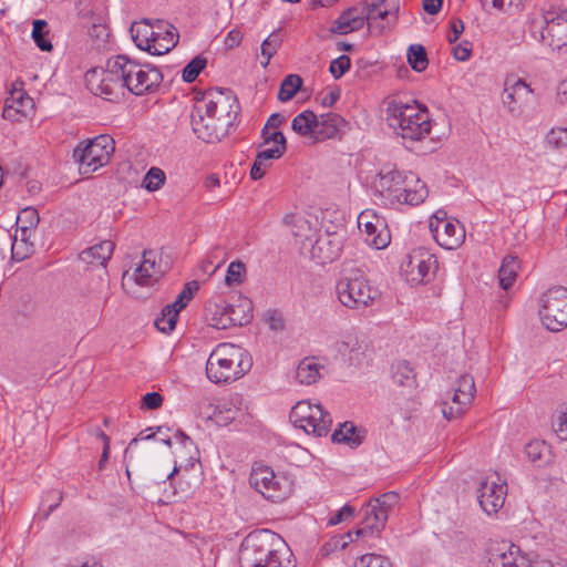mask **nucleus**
I'll return each instance as SVG.
<instances>
[{
	"mask_svg": "<svg viewBox=\"0 0 567 567\" xmlns=\"http://www.w3.org/2000/svg\"><path fill=\"white\" fill-rule=\"evenodd\" d=\"M165 272L162 267V260L156 261V252L154 250H144L143 260L135 269V282L140 286H148L152 280L157 281Z\"/></svg>",
	"mask_w": 567,
	"mask_h": 567,
	"instance_id": "obj_21",
	"label": "nucleus"
},
{
	"mask_svg": "<svg viewBox=\"0 0 567 567\" xmlns=\"http://www.w3.org/2000/svg\"><path fill=\"white\" fill-rule=\"evenodd\" d=\"M252 301L239 296L237 303L227 302L230 327L248 324L252 319Z\"/></svg>",
	"mask_w": 567,
	"mask_h": 567,
	"instance_id": "obj_26",
	"label": "nucleus"
},
{
	"mask_svg": "<svg viewBox=\"0 0 567 567\" xmlns=\"http://www.w3.org/2000/svg\"><path fill=\"white\" fill-rule=\"evenodd\" d=\"M198 289H199V284L196 280L189 281V282L185 284L184 288L178 293L177 298H179V300H182L188 305V302L194 298V295L196 293V291Z\"/></svg>",
	"mask_w": 567,
	"mask_h": 567,
	"instance_id": "obj_60",
	"label": "nucleus"
},
{
	"mask_svg": "<svg viewBox=\"0 0 567 567\" xmlns=\"http://www.w3.org/2000/svg\"><path fill=\"white\" fill-rule=\"evenodd\" d=\"M385 0H365L363 2V11H367V24L369 29L373 27V21L375 20L374 12L379 10Z\"/></svg>",
	"mask_w": 567,
	"mask_h": 567,
	"instance_id": "obj_55",
	"label": "nucleus"
},
{
	"mask_svg": "<svg viewBox=\"0 0 567 567\" xmlns=\"http://www.w3.org/2000/svg\"><path fill=\"white\" fill-rule=\"evenodd\" d=\"M267 322L269 323V327L271 330L280 331L285 328V321L278 311H269L267 315Z\"/></svg>",
	"mask_w": 567,
	"mask_h": 567,
	"instance_id": "obj_62",
	"label": "nucleus"
},
{
	"mask_svg": "<svg viewBox=\"0 0 567 567\" xmlns=\"http://www.w3.org/2000/svg\"><path fill=\"white\" fill-rule=\"evenodd\" d=\"M477 499L482 509L491 515L497 513L504 505L505 489L495 482L482 481L477 489Z\"/></svg>",
	"mask_w": 567,
	"mask_h": 567,
	"instance_id": "obj_20",
	"label": "nucleus"
},
{
	"mask_svg": "<svg viewBox=\"0 0 567 567\" xmlns=\"http://www.w3.org/2000/svg\"><path fill=\"white\" fill-rule=\"evenodd\" d=\"M163 396L158 392H147L142 396L141 409L143 410H157L163 404Z\"/></svg>",
	"mask_w": 567,
	"mask_h": 567,
	"instance_id": "obj_51",
	"label": "nucleus"
},
{
	"mask_svg": "<svg viewBox=\"0 0 567 567\" xmlns=\"http://www.w3.org/2000/svg\"><path fill=\"white\" fill-rule=\"evenodd\" d=\"M509 86L512 87L520 105L523 102H526L528 96L533 93L529 85H527L522 79L515 80L512 84H509Z\"/></svg>",
	"mask_w": 567,
	"mask_h": 567,
	"instance_id": "obj_52",
	"label": "nucleus"
},
{
	"mask_svg": "<svg viewBox=\"0 0 567 567\" xmlns=\"http://www.w3.org/2000/svg\"><path fill=\"white\" fill-rule=\"evenodd\" d=\"M238 110L237 97L229 89H210L194 106L190 115L193 131L206 143L219 142L228 135Z\"/></svg>",
	"mask_w": 567,
	"mask_h": 567,
	"instance_id": "obj_1",
	"label": "nucleus"
},
{
	"mask_svg": "<svg viewBox=\"0 0 567 567\" xmlns=\"http://www.w3.org/2000/svg\"><path fill=\"white\" fill-rule=\"evenodd\" d=\"M2 116L6 120L19 121L20 116H25V110L16 107V105L13 103H11V101H8V97H7L4 101Z\"/></svg>",
	"mask_w": 567,
	"mask_h": 567,
	"instance_id": "obj_59",
	"label": "nucleus"
},
{
	"mask_svg": "<svg viewBox=\"0 0 567 567\" xmlns=\"http://www.w3.org/2000/svg\"><path fill=\"white\" fill-rule=\"evenodd\" d=\"M280 29L272 31L267 39L261 43V55L265 58V61H261V65L266 68L271 58L277 53L278 49L282 44V38L280 37Z\"/></svg>",
	"mask_w": 567,
	"mask_h": 567,
	"instance_id": "obj_37",
	"label": "nucleus"
},
{
	"mask_svg": "<svg viewBox=\"0 0 567 567\" xmlns=\"http://www.w3.org/2000/svg\"><path fill=\"white\" fill-rule=\"evenodd\" d=\"M115 245L111 240H103L95 244L79 254V259L87 265L105 267L111 258Z\"/></svg>",
	"mask_w": 567,
	"mask_h": 567,
	"instance_id": "obj_23",
	"label": "nucleus"
},
{
	"mask_svg": "<svg viewBox=\"0 0 567 567\" xmlns=\"http://www.w3.org/2000/svg\"><path fill=\"white\" fill-rule=\"evenodd\" d=\"M358 226L365 235V243L375 249H383L390 244L391 234L384 220L377 214L362 212L358 217Z\"/></svg>",
	"mask_w": 567,
	"mask_h": 567,
	"instance_id": "obj_15",
	"label": "nucleus"
},
{
	"mask_svg": "<svg viewBox=\"0 0 567 567\" xmlns=\"http://www.w3.org/2000/svg\"><path fill=\"white\" fill-rule=\"evenodd\" d=\"M362 567H392L391 560L382 555L365 554L360 558Z\"/></svg>",
	"mask_w": 567,
	"mask_h": 567,
	"instance_id": "obj_48",
	"label": "nucleus"
},
{
	"mask_svg": "<svg viewBox=\"0 0 567 567\" xmlns=\"http://www.w3.org/2000/svg\"><path fill=\"white\" fill-rule=\"evenodd\" d=\"M546 24L544 23V19L538 21L533 19L530 21V33L535 39H538L542 42H545L548 39V35L545 34Z\"/></svg>",
	"mask_w": 567,
	"mask_h": 567,
	"instance_id": "obj_61",
	"label": "nucleus"
},
{
	"mask_svg": "<svg viewBox=\"0 0 567 567\" xmlns=\"http://www.w3.org/2000/svg\"><path fill=\"white\" fill-rule=\"evenodd\" d=\"M512 547L506 544L497 545L488 550L486 567H507L516 564Z\"/></svg>",
	"mask_w": 567,
	"mask_h": 567,
	"instance_id": "obj_28",
	"label": "nucleus"
},
{
	"mask_svg": "<svg viewBox=\"0 0 567 567\" xmlns=\"http://www.w3.org/2000/svg\"><path fill=\"white\" fill-rule=\"evenodd\" d=\"M27 236H21V240L18 241L17 234L14 235L11 252L12 259L21 261L25 259L32 251V246H29L25 239Z\"/></svg>",
	"mask_w": 567,
	"mask_h": 567,
	"instance_id": "obj_45",
	"label": "nucleus"
},
{
	"mask_svg": "<svg viewBox=\"0 0 567 567\" xmlns=\"http://www.w3.org/2000/svg\"><path fill=\"white\" fill-rule=\"evenodd\" d=\"M207 59L202 54L194 56L182 70V79L185 83H193L206 68Z\"/></svg>",
	"mask_w": 567,
	"mask_h": 567,
	"instance_id": "obj_38",
	"label": "nucleus"
},
{
	"mask_svg": "<svg viewBox=\"0 0 567 567\" xmlns=\"http://www.w3.org/2000/svg\"><path fill=\"white\" fill-rule=\"evenodd\" d=\"M290 422L308 434L318 437L326 436L332 425V417L321 404H311L309 401H299L290 411Z\"/></svg>",
	"mask_w": 567,
	"mask_h": 567,
	"instance_id": "obj_10",
	"label": "nucleus"
},
{
	"mask_svg": "<svg viewBox=\"0 0 567 567\" xmlns=\"http://www.w3.org/2000/svg\"><path fill=\"white\" fill-rule=\"evenodd\" d=\"M342 245V235L327 231L319 235L316 241L311 245L310 257L318 265L330 264L340 256Z\"/></svg>",
	"mask_w": 567,
	"mask_h": 567,
	"instance_id": "obj_18",
	"label": "nucleus"
},
{
	"mask_svg": "<svg viewBox=\"0 0 567 567\" xmlns=\"http://www.w3.org/2000/svg\"><path fill=\"white\" fill-rule=\"evenodd\" d=\"M354 514V507H352L349 504H346L343 507H341L339 511H337L334 514L331 515V517L328 520L329 526H336L346 519L352 517Z\"/></svg>",
	"mask_w": 567,
	"mask_h": 567,
	"instance_id": "obj_54",
	"label": "nucleus"
},
{
	"mask_svg": "<svg viewBox=\"0 0 567 567\" xmlns=\"http://www.w3.org/2000/svg\"><path fill=\"white\" fill-rule=\"evenodd\" d=\"M336 292L342 306L349 309H365L379 297L378 289L370 286L361 270H351L336 285Z\"/></svg>",
	"mask_w": 567,
	"mask_h": 567,
	"instance_id": "obj_7",
	"label": "nucleus"
},
{
	"mask_svg": "<svg viewBox=\"0 0 567 567\" xmlns=\"http://www.w3.org/2000/svg\"><path fill=\"white\" fill-rule=\"evenodd\" d=\"M351 68V60L348 55L342 54L339 58L331 61L329 65V72L338 80L342 78Z\"/></svg>",
	"mask_w": 567,
	"mask_h": 567,
	"instance_id": "obj_43",
	"label": "nucleus"
},
{
	"mask_svg": "<svg viewBox=\"0 0 567 567\" xmlns=\"http://www.w3.org/2000/svg\"><path fill=\"white\" fill-rule=\"evenodd\" d=\"M502 102L511 113H520L522 105L517 101L512 87L509 86L508 80L505 82V89L502 94Z\"/></svg>",
	"mask_w": 567,
	"mask_h": 567,
	"instance_id": "obj_47",
	"label": "nucleus"
},
{
	"mask_svg": "<svg viewBox=\"0 0 567 567\" xmlns=\"http://www.w3.org/2000/svg\"><path fill=\"white\" fill-rule=\"evenodd\" d=\"M357 30H352L350 29V24L348 23V21H343L342 19H339L337 18L331 28H330V32L332 34H339V35H344V34H348L350 32H355Z\"/></svg>",
	"mask_w": 567,
	"mask_h": 567,
	"instance_id": "obj_63",
	"label": "nucleus"
},
{
	"mask_svg": "<svg viewBox=\"0 0 567 567\" xmlns=\"http://www.w3.org/2000/svg\"><path fill=\"white\" fill-rule=\"evenodd\" d=\"M436 219L437 223L435 226L432 221L430 224L431 231L436 243L446 249L457 247L465 236L464 229L445 218L439 219L436 217Z\"/></svg>",
	"mask_w": 567,
	"mask_h": 567,
	"instance_id": "obj_19",
	"label": "nucleus"
},
{
	"mask_svg": "<svg viewBox=\"0 0 567 567\" xmlns=\"http://www.w3.org/2000/svg\"><path fill=\"white\" fill-rule=\"evenodd\" d=\"M240 414L239 409L235 408L231 403H221L214 408L213 413L208 416L216 424L226 426L235 421Z\"/></svg>",
	"mask_w": 567,
	"mask_h": 567,
	"instance_id": "obj_33",
	"label": "nucleus"
},
{
	"mask_svg": "<svg viewBox=\"0 0 567 567\" xmlns=\"http://www.w3.org/2000/svg\"><path fill=\"white\" fill-rule=\"evenodd\" d=\"M518 259L515 256H506L503 259L501 268L498 270V281L501 288L508 290L513 285L517 276Z\"/></svg>",
	"mask_w": 567,
	"mask_h": 567,
	"instance_id": "obj_31",
	"label": "nucleus"
},
{
	"mask_svg": "<svg viewBox=\"0 0 567 567\" xmlns=\"http://www.w3.org/2000/svg\"><path fill=\"white\" fill-rule=\"evenodd\" d=\"M555 431L561 440H567V412L558 416Z\"/></svg>",
	"mask_w": 567,
	"mask_h": 567,
	"instance_id": "obj_64",
	"label": "nucleus"
},
{
	"mask_svg": "<svg viewBox=\"0 0 567 567\" xmlns=\"http://www.w3.org/2000/svg\"><path fill=\"white\" fill-rule=\"evenodd\" d=\"M475 391L476 389L474 378L467 373L462 374L456 380V386L454 389L452 401L454 403L467 405L474 399Z\"/></svg>",
	"mask_w": 567,
	"mask_h": 567,
	"instance_id": "obj_27",
	"label": "nucleus"
},
{
	"mask_svg": "<svg viewBox=\"0 0 567 567\" xmlns=\"http://www.w3.org/2000/svg\"><path fill=\"white\" fill-rule=\"evenodd\" d=\"M303 80L298 74L287 75L280 83L278 100L280 102H288L295 97L299 90H301Z\"/></svg>",
	"mask_w": 567,
	"mask_h": 567,
	"instance_id": "obj_34",
	"label": "nucleus"
},
{
	"mask_svg": "<svg viewBox=\"0 0 567 567\" xmlns=\"http://www.w3.org/2000/svg\"><path fill=\"white\" fill-rule=\"evenodd\" d=\"M282 542L278 534L268 529L249 533L239 547L240 567H296L289 558L282 559L279 549Z\"/></svg>",
	"mask_w": 567,
	"mask_h": 567,
	"instance_id": "obj_2",
	"label": "nucleus"
},
{
	"mask_svg": "<svg viewBox=\"0 0 567 567\" xmlns=\"http://www.w3.org/2000/svg\"><path fill=\"white\" fill-rule=\"evenodd\" d=\"M269 130L270 128L268 127H264L261 130V137L264 140V144L274 142L275 145L287 146V140L281 131L274 130L272 132H270Z\"/></svg>",
	"mask_w": 567,
	"mask_h": 567,
	"instance_id": "obj_53",
	"label": "nucleus"
},
{
	"mask_svg": "<svg viewBox=\"0 0 567 567\" xmlns=\"http://www.w3.org/2000/svg\"><path fill=\"white\" fill-rule=\"evenodd\" d=\"M89 34L96 42V45L101 47V44H104L107 41L110 37V30L103 23H94L89 29Z\"/></svg>",
	"mask_w": 567,
	"mask_h": 567,
	"instance_id": "obj_50",
	"label": "nucleus"
},
{
	"mask_svg": "<svg viewBox=\"0 0 567 567\" xmlns=\"http://www.w3.org/2000/svg\"><path fill=\"white\" fill-rule=\"evenodd\" d=\"M351 10H343L341 14L338 17L339 19H342L343 21H348L350 24V29L352 30H361L363 25L367 23L365 16L357 14L355 17H350Z\"/></svg>",
	"mask_w": 567,
	"mask_h": 567,
	"instance_id": "obj_57",
	"label": "nucleus"
},
{
	"mask_svg": "<svg viewBox=\"0 0 567 567\" xmlns=\"http://www.w3.org/2000/svg\"><path fill=\"white\" fill-rule=\"evenodd\" d=\"M539 315L545 328L553 332L567 327V288L554 286L540 299Z\"/></svg>",
	"mask_w": 567,
	"mask_h": 567,
	"instance_id": "obj_11",
	"label": "nucleus"
},
{
	"mask_svg": "<svg viewBox=\"0 0 567 567\" xmlns=\"http://www.w3.org/2000/svg\"><path fill=\"white\" fill-rule=\"evenodd\" d=\"M164 183L165 174L157 167H151L143 179V186L150 192L159 189Z\"/></svg>",
	"mask_w": 567,
	"mask_h": 567,
	"instance_id": "obj_40",
	"label": "nucleus"
},
{
	"mask_svg": "<svg viewBox=\"0 0 567 567\" xmlns=\"http://www.w3.org/2000/svg\"><path fill=\"white\" fill-rule=\"evenodd\" d=\"M321 368L313 359L305 358L297 367L296 378L301 384H313L321 378Z\"/></svg>",
	"mask_w": 567,
	"mask_h": 567,
	"instance_id": "obj_30",
	"label": "nucleus"
},
{
	"mask_svg": "<svg viewBox=\"0 0 567 567\" xmlns=\"http://www.w3.org/2000/svg\"><path fill=\"white\" fill-rule=\"evenodd\" d=\"M177 321L178 318L175 315L171 312L169 315H166V310L162 309L161 316L154 321V326L158 331L169 334L176 328Z\"/></svg>",
	"mask_w": 567,
	"mask_h": 567,
	"instance_id": "obj_42",
	"label": "nucleus"
},
{
	"mask_svg": "<svg viewBox=\"0 0 567 567\" xmlns=\"http://www.w3.org/2000/svg\"><path fill=\"white\" fill-rule=\"evenodd\" d=\"M547 144L555 148L560 150L567 147V128L558 127L553 128L546 136Z\"/></svg>",
	"mask_w": 567,
	"mask_h": 567,
	"instance_id": "obj_44",
	"label": "nucleus"
},
{
	"mask_svg": "<svg viewBox=\"0 0 567 567\" xmlns=\"http://www.w3.org/2000/svg\"><path fill=\"white\" fill-rule=\"evenodd\" d=\"M399 501L394 492L382 494L380 497L370 501L364 513L362 527L355 532L357 537L379 536L384 528L389 516V509Z\"/></svg>",
	"mask_w": 567,
	"mask_h": 567,
	"instance_id": "obj_12",
	"label": "nucleus"
},
{
	"mask_svg": "<svg viewBox=\"0 0 567 567\" xmlns=\"http://www.w3.org/2000/svg\"><path fill=\"white\" fill-rule=\"evenodd\" d=\"M348 122L339 114L329 112L318 117V125L315 130V140L324 141L328 138H340L342 128Z\"/></svg>",
	"mask_w": 567,
	"mask_h": 567,
	"instance_id": "obj_22",
	"label": "nucleus"
},
{
	"mask_svg": "<svg viewBox=\"0 0 567 567\" xmlns=\"http://www.w3.org/2000/svg\"><path fill=\"white\" fill-rule=\"evenodd\" d=\"M406 58L411 69L415 72H423L429 65L427 53L422 44H411Z\"/></svg>",
	"mask_w": 567,
	"mask_h": 567,
	"instance_id": "obj_35",
	"label": "nucleus"
},
{
	"mask_svg": "<svg viewBox=\"0 0 567 567\" xmlns=\"http://www.w3.org/2000/svg\"><path fill=\"white\" fill-rule=\"evenodd\" d=\"M144 22L145 25L143 28L138 27L135 29L134 25L131 28L132 39L138 49L146 51L152 55H163L177 45L179 34L174 25L166 23L165 37H163L164 40L169 38L171 44L164 45L163 43H159V48H157L152 43L158 41L159 32H155L152 29V25L148 24L147 20H144Z\"/></svg>",
	"mask_w": 567,
	"mask_h": 567,
	"instance_id": "obj_14",
	"label": "nucleus"
},
{
	"mask_svg": "<svg viewBox=\"0 0 567 567\" xmlns=\"http://www.w3.org/2000/svg\"><path fill=\"white\" fill-rule=\"evenodd\" d=\"M251 368L246 351L233 343H219L206 361V375L213 383H230L244 377Z\"/></svg>",
	"mask_w": 567,
	"mask_h": 567,
	"instance_id": "obj_3",
	"label": "nucleus"
},
{
	"mask_svg": "<svg viewBox=\"0 0 567 567\" xmlns=\"http://www.w3.org/2000/svg\"><path fill=\"white\" fill-rule=\"evenodd\" d=\"M437 269L436 257L424 247L412 250L408 256L406 269L415 282H427Z\"/></svg>",
	"mask_w": 567,
	"mask_h": 567,
	"instance_id": "obj_16",
	"label": "nucleus"
},
{
	"mask_svg": "<svg viewBox=\"0 0 567 567\" xmlns=\"http://www.w3.org/2000/svg\"><path fill=\"white\" fill-rule=\"evenodd\" d=\"M245 271H246V268H245L244 262H241L239 260L231 261L228 266L226 277H225L226 285L233 286V285L241 284L244 276H245Z\"/></svg>",
	"mask_w": 567,
	"mask_h": 567,
	"instance_id": "obj_41",
	"label": "nucleus"
},
{
	"mask_svg": "<svg viewBox=\"0 0 567 567\" xmlns=\"http://www.w3.org/2000/svg\"><path fill=\"white\" fill-rule=\"evenodd\" d=\"M249 481L259 493L275 503L284 501L291 491V484L288 478L275 474L268 466L254 468Z\"/></svg>",
	"mask_w": 567,
	"mask_h": 567,
	"instance_id": "obj_13",
	"label": "nucleus"
},
{
	"mask_svg": "<svg viewBox=\"0 0 567 567\" xmlns=\"http://www.w3.org/2000/svg\"><path fill=\"white\" fill-rule=\"evenodd\" d=\"M31 37L37 47L43 52H50L53 49L51 41L48 39V23L45 20L37 19L32 23Z\"/></svg>",
	"mask_w": 567,
	"mask_h": 567,
	"instance_id": "obj_36",
	"label": "nucleus"
},
{
	"mask_svg": "<svg viewBox=\"0 0 567 567\" xmlns=\"http://www.w3.org/2000/svg\"><path fill=\"white\" fill-rule=\"evenodd\" d=\"M286 151L287 146L275 145L274 147L259 151L256 156L261 162L269 159H278L286 153Z\"/></svg>",
	"mask_w": 567,
	"mask_h": 567,
	"instance_id": "obj_56",
	"label": "nucleus"
},
{
	"mask_svg": "<svg viewBox=\"0 0 567 567\" xmlns=\"http://www.w3.org/2000/svg\"><path fill=\"white\" fill-rule=\"evenodd\" d=\"M115 151V142L109 134H101L81 142L73 150V158L79 164L81 175H90L109 164Z\"/></svg>",
	"mask_w": 567,
	"mask_h": 567,
	"instance_id": "obj_9",
	"label": "nucleus"
},
{
	"mask_svg": "<svg viewBox=\"0 0 567 567\" xmlns=\"http://www.w3.org/2000/svg\"><path fill=\"white\" fill-rule=\"evenodd\" d=\"M548 450V446L544 441H532L525 445V453L529 461L537 462L542 460L544 452Z\"/></svg>",
	"mask_w": 567,
	"mask_h": 567,
	"instance_id": "obj_46",
	"label": "nucleus"
},
{
	"mask_svg": "<svg viewBox=\"0 0 567 567\" xmlns=\"http://www.w3.org/2000/svg\"><path fill=\"white\" fill-rule=\"evenodd\" d=\"M120 54L106 61L105 69H91L86 80L91 91L109 102H118L125 96L126 83L121 74Z\"/></svg>",
	"mask_w": 567,
	"mask_h": 567,
	"instance_id": "obj_6",
	"label": "nucleus"
},
{
	"mask_svg": "<svg viewBox=\"0 0 567 567\" xmlns=\"http://www.w3.org/2000/svg\"><path fill=\"white\" fill-rule=\"evenodd\" d=\"M473 45L470 41L464 40L453 49V56L457 61H467L472 55Z\"/></svg>",
	"mask_w": 567,
	"mask_h": 567,
	"instance_id": "obj_58",
	"label": "nucleus"
},
{
	"mask_svg": "<svg viewBox=\"0 0 567 567\" xmlns=\"http://www.w3.org/2000/svg\"><path fill=\"white\" fill-rule=\"evenodd\" d=\"M227 301L218 299L208 301L205 307V319L208 324L216 329L230 328V320L228 319Z\"/></svg>",
	"mask_w": 567,
	"mask_h": 567,
	"instance_id": "obj_25",
	"label": "nucleus"
},
{
	"mask_svg": "<svg viewBox=\"0 0 567 567\" xmlns=\"http://www.w3.org/2000/svg\"><path fill=\"white\" fill-rule=\"evenodd\" d=\"M392 379L400 386L414 388L415 373L410 363L405 360L399 361L393 367Z\"/></svg>",
	"mask_w": 567,
	"mask_h": 567,
	"instance_id": "obj_32",
	"label": "nucleus"
},
{
	"mask_svg": "<svg viewBox=\"0 0 567 567\" xmlns=\"http://www.w3.org/2000/svg\"><path fill=\"white\" fill-rule=\"evenodd\" d=\"M120 60L122 62L121 74L130 93L134 95L152 93L163 82L164 75L157 66L132 60L125 54H120Z\"/></svg>",
	"mask_w": 567,
	"mask_h": 567,
	"instance_id": "obj_8",
	"label": "nucleus"
},
{
	"mask_svg": "<svg viewBox=\"0 0 567 567\" xmlns=\"http://www.w3.org/2000/svg\"><path fill=\"white\" fill-rule=\"evenodd\" d=\"M385 115L388 125L404 140L420 141L429 135L432 128L425 106L393 100L386 103Z\"/></svg>",
	"mask_w": 567,
	"mask_h": 567,
	"instance_id": "obj_5",
	"label": "nucleus"
},
{
	"mask_svg": "<svg viewBox=\"0 0 567 567\" xmlns=\"http://www.w3.org/2000/svg\"><path fill=\"white\" fill-rule=\"evenodd\" d=\"M378 176L380 177L379 186L382 193H386V198L391 205L417 206L429 196V189L424 182L412 173L404 174L395 165L383 166Z\"/></svg>",
	"mask_w": 567,
	"mask_h": 567,
	"instance_id": "obj_4",
	"label": "nucleus"
},
{
	"mask_svg": "<svg viewBox=\"0 0 567 567\" xmlns=\"http://www.w3.org/2000/svg\"><path fill=\"white\" fill-rule=\"evenodd\" d=\"M544 23L548 35V47L553 51L567 48V9L544 11Z\"/></svg>",
	"mask_w": 567,
	"mask_h": 567,
	"instance_id": "obj_17",
	"label": "nucleus"
},
{
	"mask_svg": "<svg viewBox=\"0 0 567 567\" xmlns=\"http://www.w3.org/2000/svg\"><path fill=\"white\" fill-rule=\"evenodd\" d=\"M18 221L22 224L20 227L21 236H27L28 233L35 228L40 221L39 213L33 207H25L18 216Z\"/></svg>",
	"mask_w": 567,
	"mask_h": 567,
	"instance_id": "obj_39",
	"label": "nucleus"
},
{
	"mask_svg": "<svg viewBox=\"0 0 567 567\" xmlns=\"http://www.w3.org/2000/svg\"><path fill=\"white\" fill-rule=\"evenodd\" d=\"M365 431L358 429L353 422L346 421L339 424V427L334 430L331 435L333 443H342L351 449H357L363 443Z\"/></svg>",
	"mask_w": 567,
	"mask_h": 567,
	"instance_id": "obj_24",
	"label": "nucleus"
},
{
	"mask_svg": "<svg viewBox=\"0 0 567 567\" xmlns=\"http://www.w3.org/2000/svg\"><path fill=\"white\" fill-rule=\"evenodd\" d=\"M318 116L311 110L299 113L291 122V128L301 136L315 137Z\"/></svg>",
	"mask_w": 567,
	"mask_h": 567,
	"instance_id": "obj_29",
	"label": "nucleus"
},
{
	"mask_svg": "<svg viewBox=\"0 0 567 567\" xmlns=\"http://www.w3.org/2000/svg\"><path fill=\"white\" fill-rule=\"evenodd\" d=\"M8 101H11L18 109H24L33 106V100L23 90H12L10 92V96H8Z\"/></svg>",
	"mask_w": 567,
	"mask_h": 567,
	"instance_id": "obj_49",
	"label": "nucleus"
}]
</instances>
